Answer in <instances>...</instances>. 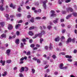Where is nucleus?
Here are the masks:
<instances>
[{
	"label": "nucleus",
	"mask_w": 77,
	"mask_h": 77,
	"mask_svg": "<svg viewBox=\"0 0 77 77\" xmlns=\"http://www.w3.org/2000/svg\"><path fill=\"white\" fill-rule=\"evenodd\" d=\"M72 15V14H71L68 15L67 16H66V19H69V18H70V17H71Z\"/></svg>",
	"instance_id": "nucleus-17"
},
{
	"label": "nucleus",
	"mask_w": 77,
	"mask_h": 77,
	"mask_svg": "<svg viewBox=\"0 0 77 77\" xmlns=\"http://www.w3.org/2000/svg\"><path fill=\"white\" fill-rule=\"evenodd\" d=\"M21 48H23L24 47V45H23V43H21Z\"/></svg>",
	"instance_id": "nucleus-48"
},
{
	"label": "nucleus",
	"mask_w": 77,
	"mask_h": 77,
	"mask_svg": "<svg viewBox=\"0 0 77 77\" xmlns=\"http://www.w3.org/2000/svg\"><path fill=\"white\" fill-rule=\"evenodd\" d=\"M75 38H73L72 40V42H73V43L75 42Z\"/></svg>",
	"instance_id": "nucleus-44"
},
{
	"label": "nucleus",
	"mask_w": 77,
	"mask_h": 77,
	"mask_svg": "<svg viewBox=\"0 0 77 77\" xmlns=\"http://www.w3.org/2000/svg\"><path fill=\"white\" fill-rule=\"evenodd\" d=\"M55 41H59V37H58L57 38H56L55 39Z\"/></svg>",
	"instance_id": "nucleus-25"
},
{
	"label": "nucleus",
	"mask_w": 77,
	"mask_h": 77,
	"mask_svg": "<svg viewBox=\"0 0 77 77\" xmlns=\"http://www.w3.org/2000/svg\"><path fill=\"white\" fill-rule=\"evenodd\" d=\"M52 57H53V59H56V55H53L52 56Z\"/></svg>",
	"instance_id": "nucleus-38"
},
{
	"label": "nucleus",
	"mask_w": 77,
	"mask_h": 77,
	"mask_svg": "<svg viewBox=\"0 0 77 77\" xmlns=\"http://www.w3.org/2000/svg\"><path fill=\"white\" fill-rule=\"evenodd\" d=\"M37 60V63H41V60L40 59H38Z\"/></svg>",
	"instance_id": "nucleus-31"
},
{
	"label": "nucleus",
	"mask_w": 77,
	"mask_h": 77,
	"mask_svg": "<svg viewBox=\"0 0 77 77\" xmlns=\"http://www.w3.org/2000/svg\"><path fill=\"white\" fill-rule=\"evenodd\" d=\"M15 38V35H14L12 37H11V36H10L9 39H11L12 38Z\"/></svg>",
	"instance_id": "nucleus-23"
},
{
	"label": "nucleus",
	"mask_w": 77,
	"mask_h": 77,
	"mask_svg": "<svg viewBox=\"0 0 77 77\" xmlns=\"http://www.w3.org/2000/svg\"><path fill=\"white\" fill-rule=\"evenodd\" d=\"M44 34H45V31H42L41 32V33H39L38 34L35 35L34 37H32V38L33 39H35L37 36H39V37H41L42 36V35H44Z\"/></svg>",
	"instance_id": "nucleus-1"
},
{
	"label": "nucleus",
	"mask_w": 77,
	"mask_h": 77,
	"mask_svg": "<svg viewBox=\"0 0 77 77\" xmlns=\"http://www.w3.org/2000/svg\"><path fill=\"white\" fill-rule=\"evenodd\" d=\"M29 70V68L27 67H25V71H27Z\"/></svg>",
	"instance_id": "nucleus-26"
},
{
	"label": "nucleus",
	"mask_w": 77,
	"mask_h": 77,
	"mask_svg": "<svg viewBox=\"0 0 77 77\" xmlns=\"http://www.w3.org/2000/svg\"><path fill=\"white\" fill-rule=\"evenodd\" d=\"M0 63H2V65L3 66H4L5 65V61H3V60H1L0 61Z\"/></svg>",
	"instance_id": "nucleus-19"
},
{
	"label": "nucleus",
	"mask_w": 77,
	"mask_h": 77,
	"mask_svg": "<svg viewBox=\"0 0 77 77\" xmlns=\"http://www.w3.org/2000/svg\"><path fill=\"white\" fill-rule=\"evenodd\" d=\"M49 48L50 49V50H51L52 48V45H51V44H50L49 46Z\"/></svg>",
	"instance_id": "nucleus-34"
},
{
	"label": "nucleus",
	"mask_w": 77,
	"mask_h": 77,
	"mask_svg": "<svg viewBox=\"0 0 77 77\" xmlns=\"http://www.w3.org/2000/svg\"><path fill=\"white\" fill-rule=\"evenodd\" d=\"M20 26H21V25L20 24H18L16 25L15 28L16 29H17Z\"/></svg>",
	"instance_id": "nucleus-20"
},
{
	"label": "nucleus",
	"mask_w": 77,
	"mask_h": 77,
	"mask_svg": "<svg viewBox=\"0 0 77 77\" xmlns=\"http://www.w3.org/2000/svg\"><path fill=\"white\" fill-rule=\"evenodd\" d=\"M26 55L27 56H29V55H30V51H28L26 53Z\"/></svg>",
	"instance_id": "nucleus-30"
},
{
	"label": "nucleus",
	"mask_w": 77,
	"mask_h": 77,
	"mask_svg": "<svg viewBox=\"0 0 77 77\" xmlns=\"http://www.w3.org/2000/svg\"><path fill=\"white\" fill-rule=\"evenodd\" d=\"M22 41L23 42H26V39L25 38H23Z\"/></svg>",
	"instance_id": "nucleus-46"
},
{
	"label": "nucleus",
	"mask_w": 77,
	"mask_h": 77,
	"mask_svg": "<svg viewBox=\"0 0 77 77\" xmlns=\"http://www.w3.org/2000/svg\"><path fill=\"white\" fill-rule=\"evenodd\" d=\"M35 5H36V6H38V5H39V3H38V2H37L35 4Z\"/></svg>",
	"instance_id": "nucleus-52"
},
{
	"label": "nucleus",
	"mask_w": 77,
	"mask_h": 77,
	"mask_svg": "<svg viewBox=\"0 0 77 77\" xmlns=\"http://www.w3.org/2000/svg\"><path fill=\"white\" fill-rule=\"evenodd\" d=\"M51 17H56V14H55V12L53 10H51Z\"/></svg>",
	"instance_id": "nucleus-3"
},
{
	"label": "nucleus",
	"mask_w": 77,
	"mask_h": 77,
	"mask_svg": "<svg viewBox=\"0 0 77 77\" xmlns=\"http://www.w3.org/2000/svg\"><path fill=\"white\" fill-rule=\"evenodd\" d=\"M6 37V35L5 34H3L1 35V36L0 37V38H1V39H2V38H5Z\"/></svg>",
	"instance_id": "nucleus-10"
},
{
	"label": "nucleus",
	"mask_w": 77,
	"mask_h": 77,
	"mask_svg": "<svg viewBox=\"0 0 77 77\" xmlns=\"http://www.w3.org/2000/svg\"><path fill=\"white\" fill-rule=\"evenodd\" d=\"M49 66V65H47L45 66V69H46V68H48V67Z\"/></svg>",
	"instance_id": "nucleus-55"
},
{
	"label": "nucleus",
	"mask_w": 77,
	"mask_h": 77,
	"mask_svg": "<svg viewBox=\"0 0 77 77\" xmlns=\"http://www.w3.org/2000/svg\"><path fill=\"white\" fill-rule=\"evenodd\" d=\"M32 41H33L32 40V39H29V42L30 43V44H31V43H32Z\"/></svg>",
	"instance_id": "nucleus-51"
},
{
	"label": "nucleus",
	"mask_w": 77,
	"mask_h": 77,
	"mask_svg": "<svg viewBox=\"0 0 77 77\" xmlns=\"http://www.w3.org/2000/svg\"><path fill=\"white\" fill-rule=\"evenodd\" d=\"M67 58H69V59H67V60L69 62H71L72 60L71 59V58H72V56H69L68 55H67L65 56Z\"/></svg>",
	"instance_id": "nucleus-4"
},
{
	"label": "nucleus",
	"mask_w": 77,
	"mask_h": 77,
	"mask_svg": "<svg viewBox=\"0 0 77 77\" xmlns=\"http://www.w3.org/2000/svg\"><path fill=\"white\" fill-rule=\"evenodd\" d=\"M30 21L31 23H33L34 22V18L33 17L30 20Z\"/></svg>",
	"instance_id": "nucleus-27"
},
{
	"label": "nucleus",
	"mask_w": 77,
	"mask_h": 77,
	"mask_svg": "<svg viewBox=\"0 0 77 77\" xmlns=\"http://www.w3.org/2000/svg\"><path fill=\"white\" fill-rule=\"evenodd\" d=\"M24 67H22L21 68V69L19 70L20 72H22L24 71Z\"/></svg>",
	"instance_id": "nucleus-12"
},
{
	"label": "nucleus",
	"mask_w": 77,
	"mask_h": 77,
	"mask_svg": "<svg viewBox=\"0 0 77 77\" xmlns=\"http://www.w3.org/2000/svg\"><path fill=\"white\" fill-rule=\"evenodd\" d=\"M24 63L23 61H21L19 63V64H23Z\"/></svg>",
	"instance_id": "nucleus-60"
},
{
	"label": "nucleus",
	"mask_w": 77,
	"mask_h": 77,
	"mask_svg": "<svg viewBox=\"0 0 77 77\" xmlns=\"http://www.w3.org/2000/svg\"><path fill=\"white\" fill-rule=\"evenodd\" d=\"M33 60H38V59L35 57H34L33 59H32Z\"/></svg>",
	"instance_id": "nucleus-56"
},
{
	"label": "nucleus",
	"mask_w": 77,
	"mask_h": 77,
	"mask_svg": "<svg viewBox=\"0 0 77 77\" xmlns=\"http://www.w3.org/2000/svg\"><path fill=\"white\" fill-rule=\"evenodd\" d=\"M29 35H30V36H33V32L32 31H29Z\"/></svg>",
	"instance_id": "nucleus-15"
},
{
	"label": "nucleus",
	"mask_w": 77,
	"mask_h": 77,
	"mask_svg": "<svg viewBox=\"0 0 77 77\" xmlns=\"http://www.w3.org/2000/svg\"><path fill=\"white\" fill-rule=\"evenodd\" d=\"M16 35L17 36H19L20 35V32L18 31H17L16 32Z\"/></svg>",
	"instance_id": "nucleus-37"
},
{
	"label": "nucleus",
	"mask_w": 77,
	"mask_h": 77,
	"mask_svg": "<svg viewBox=\"0 0 77 77\" xmlns=\"http://www.w3.org/2000/svg\"><path fill=\"white\" fill-rule=\"evenodd\" d=\"M41 9H39L38 10V12H39V13H40V12H41Z\"/></svg>",
	"instance_id": "nucleus-57"
},
{
	"label": "nucleus",
	"mask_w": 77,
	"mask_h": 77,
	"mask_svg": "<svg viewBox=\"0 0 77 77\" xmlns=\"http://www.w3.org/2000/svg\"><path fill=\"white\" fill-rule=\"evenodd\" d=\"M63 63H61L60 65V68L61 69H63Z\"/></svg>",
	"instance_id": "nucleus-14"
},
{
	"label": "nucleus",
	"mask_w": 77,
	"mask_h": 77,
	"mask_svg": "<svg viewBox=\"0 0 77 77\" xmlns=\"http://www.w3.org/2000/svg\"><path fill=\"white\" fill-rule=\"evenodd\" d=\"M7 75V72L6 71H5L2 73L3 76H6Z\"/></svg>",
	"instance_id": "nucleus-18"
},
{
	"label": "nucleus",
	"mask_w": 77,
	"mask_h": 77,
	"mask_svg": "<svg viewBox=\"0 0 77 77\" xmlns=\"http://www.w3.org/2000/svg\"><path fill=\"white\" fill-rule=\"evenodd\" d=\"M41 18L40 17H37L35 18L36 20H40Z\"/></svg>",
	"instance_id": "nucleus-40"
},
{
	"label": "nucleus",
	"mask_w": 77,
	"mask_h": 77,
	"mask_svg": "<svg viewBox=\"0 0 77 77\" xmlns=\"http://www.w3.org/2000/svg\"><path fill=\"white\" fill-rule=\"evenodd\" d=\"M70 1L71 0H66L65 2L66 3H69V2H70Z\"/></svg>",
	"instance_id": "nucleus-45"
},
{
	"label": "nucleus",
	"mask_w": 77,
	"mask_h": 77,
	"mask_svg": "<svg viewBox=\"0 0 77 77\" xmlns=\"http://www.w3.org/2000/svg\"><path fill=\"white\" fill-rule=\"evenodd\" d=\"M77 50H76L75 49L74 50V51H73V53H74L75 54V53H77Z\"/></svg>",
	"instance_id": "nucleus-59"
},
{
	"label": "nucleus",
	"mask_w": 77,
	"mask_h": 77,
	"mask_svg": "<svg viewBox=\"0 0 77 77\" xmlns=\"http://www.w3.org/2000/svg\"><path fill=\"white\" fill-rule=\"evenodd\" d=\"M36 10V8L35 7H33L32 8V11H35Z\"/></svg>",
	"instance_id": "nucleus-43"
},
{
	"label": "nucleus",
	"mask_w": 77,
	"mask_h": 77,
	"mask_svg": "<svg viewBox=\"0 0 77 77\" xmlns=\"http://www.w3.org/2000/svg\"><path fill=\"white\" fill-rule=\"evenodd\" d=\"M19 39H17L15 41L16 44H19Z\"/></svg>",
	"instance_id": "nucleus-22"
},
{
	"label": "nucleus",
	"mask_w": 77,
	"mask_h": 77,
	"mask_svg": "<svg viewBox=\"0 0 77 77\" xmlns=\"http://www.w3.org/2000/svg\"><path fill=\"white\" fill-rule=\"evenodd\" d=\"M19 76L20 77H23V75L22 73H19Z\"/></svg>",
	"instance_id": "nucleus-42"
},
{
	"label": "nucleus",
	"mask_w": 77,
	"mask_h": 77,
	"mask_svg": "<svg viewBox=\"0 0 77 77\" xmlns=\"http://www.w3.org/2000/svg\"><path fill=\"white\" fill-rule=\"evenodd\" d=\"M74 65L76 66H77V61H75L74 62Z\"/></svg>",
	"instance_id": "nucleus-54"
},
{
	"label": "nucleus",
	"mask_w": 77,
	"mask_h": 77,
	"mask_svg": "<svg viewBox=\"0 0 77 77\" xmlns=\"http://www.w3.org/2000/svg\"><path fill=\"white\" fill-rule=\"evenodd\" d=\"M10 7H11V8H13V9H14L15 8L16 5H13V4L12 3H11L10 5Z\"/></svg>",
	"instance_id": "nucleus-9"
},
{
	"label": "nucleus",
	"mask_w": 77,
	"mask_h": 77,
	"mask_svg": "<svg viewBox=\"0 0 77 77\" xmlns=\"http://www.w3.org/2000/svg\"><path fill=\"white\" fill-rule=\"evenodd\" d=\"M71 41H72V39H71V38H69L67 39L66 42L67 44H68V43H69V42H71Z\"/></svg>",
	"instance_id": "nucleus-13"
},
{
	"label": "nucleus",
	"mask_w": 77,
	"mask_h": 77,
	"mask_svg": "<svg viewBox=\"0 0 77 77\" xmlns=\"http://www.w3.org/2000/svg\"><path fill=\"white\" fill-rule=\"evenodd\" d=\"M5 25V23L4 22H0V25L1 27H3Z\"/></svg>",
	"instance_id": "nucleus-16"
},
{
	"label": "nucleus",
	"mask_w": 77,
	"mask_h": 77,
	"mask_svg": "<svg viewBox=\"0 0 77 77\" xmlns=\"http://www.w3.org/2000/svg\"><path fill=\"white\" fill-rule=\"evenodd\" d=\"M43 41V39L42 38H40V42L41 44H42V42Z\"/></svg>",
	"instance_id": "nucleus-47"
},
{
	"label": "nucleus",
	"mask_w": 77,
	"mask_h": 77,
	"mask_svg": "<svg viewBox=\"0 0 77 77\" xmlns=\"http://www.w3.org/2000/svg\"><path fill=\"white\" fill-rule=\"evenodd\" d=\"M47 3V0H46L45 1L43 2L42 1H41L40 3H43V7L44 9H46V3Z\"/></svg>",
	"instance_id": "nucleus-2"
},
{
	"label": "nucleus",
	"mask_w": 77,
	"mask_h": 77,
	"mask_svg": "<svg viewBox=\"0 0 77 77\" xmlns=\"http://www.w3.org/2000/svg\"><path fill=\"white\" fill-rule=\"evenodd\" d=\"M66 10L68 12H69V11L72 12L73 11V9L71 7H69L66 8Z\"/></svg>",
	"instance_id": "nucleus-5"
},
{
	"label": "nucleus",
	"mask_w": 77,
	"mask_h": 77,
	"mask_svg": "<svg viewBox=\"0 0 77 77\" xmlns=\"http://www.w3.org/2000/svg\"><path fill=\"white\" fill-rule=\"evenodd\" d=\"M17 10L19 12H20V11H21V7H19V8H17Z\"/></svg>",
	"instance_id": "nucleus-41"
},
{
	"label": "nucleus",
	"mask_w": 77,
	"mask_h": 77,
	"mask_svg": "<svg viewBox=\"0 0 77 77\" xmlns=\"http://www.w3.org/2000/svg\"><path fill=\"white\" fill-rule=\"evenodd\" d=\"M72 15L74 16V17H77V13L75 12H73L72 13Z\"/></svg>",
	"instance_id": "nucleus-24"
},
{
	"label": "nucleus",
	"mask_w": 77,
	"mask_h": 77,
	"mask_svg": "<svg viewBox=\"0 0 77 77\" xmlns=\"http://www.w3.org/2000/svg\"><path fill=\"white\" fill-rule=\"evenodd\" d=\"M11 53V50L8 49L6 51V54H7L8 56H9V54Z\"/></svg>",
	"instance_id": "nucleus-11"
},
{
	"label": "nucleus",
	"mask_w": 77,
	"mask_h": 77,
	"mask_svg": "<svg viewBox=\"0 0 77 77\" xmlns=\"http://www.w3.org/2000/svg\"><path fill=\"white\" fill-rule=\"evenodd\" d=\"M17 17H21V14H17Z\"/></svg>",
	"instance_id": "nucleus-35"
},
{
	"label": "nucleus",
	"mask_w": 77,
	"mask_h": 77,
	"mask_svg": "<svg viewBox=\"0 0 77 77\" xmlns=\"http://www.w3.org/2000/svg\"><path fill=\"white\" fill-rule=\"evenodd\" d=\"M58 19L57 18L56 19V20H54L53 21V23H54L55 24H56V23H57V21H58Z\"/></svg>",
	"instance_id": "nucleus-21"
},
{
	"label": "nucleus",
	"mask_w": 77,
	"mask_h": 77,
	"mask_svg": "<svg viewBox=\"0 0 77 77\" xmlns=\"http://www.w3.org/2000/svg\"><path fill=\"white\" fill-rule=\"evenodd\" d=\"M67 68L68 67H67V66H66L65 67H63V69H67Z\"/></svg>",
	"instance_id": "nucleus-53"
},
{
	"label": "nucleus",
	"mask_w": 77,
	"mask_h": 77,
	"mask_svg": "<svg viewBox=\"0 0 77 77\" xmlns=\"http://www.w3.org/2000/svg\"><path fill=\"white\" fill-rule=\"evenodd\" d=\"M3 4L0 5V10L1 11H4V10H5V8H3Z\"/></svg>",
	"instance_id": "nucleus-7"
},
{
	"label": "nucleus",
	"mask_w": 77,
	"mask_h": 77,
	"mask_svg": "<svg viewBox=\"0 0 77 77\" xmlns=\"http://www.w3.org/2000/svg\"><path fill=\"white\" fill-rule=\"evenodd\" d=\"M32 73L34 74V73L35 72V69H32Z\"/></svg>",
	"instance_id": "nucleus-39"
},
{
	"label": "nucleus",
	"mask_w": 77,
	"mask_h": 77,
	"mask_svg": "<svg viewBox=\"0 0 77 77\" xmlns=\"http://www.w3.org/2000/svg\"><path fill=\"white\" fill-rule=\"evenodd\" d=\"M35 27L34 26H31L29 28V30H32V29H33Z\"/></svg>",
	"instance_id": "nucleus-29"
},
{
	"label": "nucleus",
	"mask_w": 77,
	"mask_h": 77,
	"mask_svg": "<svg viewBox=\"0 0 77 77\" xmlns=\"http://www.w3.org/2000/svg\"><path fill=\"white\" fill-rule=\"evenodd\" d=\"M7 63H11V60H7Z\"/></svg>",
	"instance_id": "nucleus-28"
},
{
	"label": "nucleus",
	"mask_w": 77,
	"mask_h": 77,
	"mask_svg": "<svg viewBox=\"0 0 77 77\" xmlns=\"http://www.w3.org/2000/svg\"><path fill=\"white\" fill-rule=\"evenodd\" d=\"M36 45V47H37L39 48V47H40V45H38V44H37Z\"/></svg>",
	"instance_id": "nucleus-62"
},
{
	"label": "nucleus",
	"mask_w": 77,
	"mask_h": 77,
	"mask_svg": "<svg viewBox=\"0 0 77 77\" xmlns=\"http://www.w3.org/2000/svg\"><path fill=\"white\" fill-rule=\"evenodd\" d=\"M5 17L7 18V21H8V20H11V19L9 17V14H6L5 15Z\"/></svg>",
	"instance_id": "nucleus-6"
},
{
	"label": "nucleus",
	"mask_w": 77,
	"mask_h": 77,
	"mask_svg": "<svg viewBox=\"0 0 77 77\" xmlns=\"http://www.w3.org/2000/svg\"><path fill=\"white\" fill-rule=\"evenodd\" d=\"M47 28H48V29L49 30H50L51 28H52V27L51 26H48Z\"/></svg>",
	"instance_id": "nucleus-32"
},
{
	"label": "nucleus",
	"mask_w": 77,
	"mask_h": 77,
	"mask_svg": "<svg viewBox=\"0 0 77 77\" xmlns=\"http://www.w3.org/2000/svg\"><path fill=\"white\" fill-rule=\"evenodd\" d=\"M62 13L63 14H65L66 13V12L65 11H62Z\"/></svg>",
	"instance_id": "nucleus-36"
},
{
	"label": "nucleus",
	"mask_w": 77,
	"mask_h": 77,
	"mask_svg": "<svg viewBox=\"0 0 77 77\" xmlns=\"http://www.w3.org/2000/svg\"><path fill=\"white\" fill-rule=\"evenodd\" d=\"M42 20H45L46 19V17H44L42 18Z\"/></svg>",
	"instance_id": "nucleus-64"
},
{
	"label": "nucleus",
	"mask_w": 77,
	"mask_h": 77,
	"mask_svg": "<svg viewBox=\"0 0 77 77\" xmlns=\"http://www.w3.org/2000/svg\"><path fill=\"white\" fill-rule=\"evenodd\" d=\"M60 54H61L62 55H65L66 54L65 52H62Z\"/></svg>",
	"instance_id": "nucleus-49"
},
{
	"label": "nucleus",
	"mask_w": 77,
	"mask_h": 77,
	"mask_svg": "<svg viewBox=\"0 0 77 77\" xmlns=\"http://www.w3.org/2000/svg\"><path fill=\"white\" fill-rule=\"evenodd\" d=\"M62 39H65V37H64V36H62L61 37V40H62Z\"/></svg>",
	"instance_id": "nucleus-63"
},
{
	"label": "nucleus",
	"mask_w": 77,
	"mask_h": 77,
	"mask_svg": "<svg viewBox=\"0 0 77 77\" xmlns=\"http://www.w3.org/2000/svg\"><path fill=\"white\" fill-rule=\"evenodd\" d=\"M30 47L31 48H33V47H35V45L34 44H32L30 45Z\"/></svg>",
	"instance_id": "nucleus-33"
},
{
	"label": "nucleus",
	"mask_w": 77,
	"mask_h": 77,
	"mask_svg": "<svg viewBox=\"0 0 77 77\" xmlns=\"http://www.w3.org/2000/svg\"><path fill=\"white\" fill-rule=\"evenodd\" d=\"M24 4V2L23 1H22L21 4H20L21 6H23V5Z\"/></svg>",
	"instance_id": "nucleus-61"
},
{
	"label": "nucleus",
	"mask_w": 77,
	"mask_h": 77,
	"mask_svg": "<svg viewBox=\"0 0 77 77\" xmlns=\"http://www.w3.org/2000/svg\"><path fill=\"white\" fill-rule=\"evenodd\" d=\"M66 31V30L65 29H63L62 31V33H65Z\"/></svg>",
	"instance_id": "nucleus-50"
},
{
	"label": "nucleus",
	"mask_w": 77,
	"mask_h": 77,
	"mask_svg": "<svg viewBox=\"0 0 77 77\" xmlns=\"http://www.w3.org/2000/svg\"><path fill=\"white\" fill-rule=\"evenodd\" d=\"M13 28V26H12L11 24H9L8 25V30H11Z\"/></svg>",
	"instance_id": "nucleus-8"
},
{
	"label": "nucleus",
	"mask_w": 77,
	"mask_h": 77,
	"mask_svg": "<svg viewBox=\"0 0 77 77\" xmlns=\"http://www.w3.org/2000/svg\"><path fill=\"white\" fill-rule=\"evenodd\" d=\"M24 57H22V58H21L20 60V61H23V60H24Z\"/></svg>",
	"instance_id": "nucleus-58"
}]
</instances>
